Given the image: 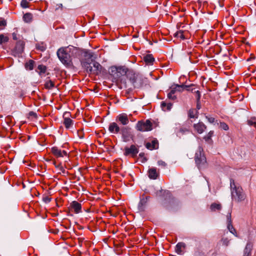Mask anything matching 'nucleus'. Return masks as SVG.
I'll use <instances>...</instances> for the list:
<instances>
[{
  "mask_svg": "<svg viewBox=\"0 0 256 256\" xmlns=\"http://www.w3.org/2000/svg\"><path fill=\"white\" fill-rule=\"evenodd\" d=\"M252 244L250 242H248L244 249L243 256H252Z\"/></svg>",
  "mask_w": 256,
  "mask_h": 256,
  "instance_id": "obj_18",
  "label": "nucleus"
},
{
  "mask_svg": "<svg viewBox=\"0 0 256 256\" xmlns=\"http://www.w3.org/2000/svg\"><path fill=\"white\" fill-rule=\"evenodd\" d=\"M33 16L30 12H27L24 14L23 20L26 23H30L32 22Z\"/></svg>",
  "mask_w": 256,
  "mask_h": 256,
  "instance_id": "obj_26",
  "label": "nucleus"
},
{
  "mask_svg": "<svg viewBox=\"0 0 256 256\" xmlns=\"http://www.w3.org/2000/svg\"><path fill=\"white\" fill-rule=\"evenodd\" d=\"M176 88H177L176 86L175 88L172 89L170 92L172 94H175L176 92Z\"/></svg>",
  "mask_w": 256,
  "mask_h": 256,
  "instance_id": "obj_57",
  "label": "nucleus"
},
{
  "mask_svg": "<svg viewBox=\"0 0 256 256\" xmlns=\"http://www.w3.org/2000/svg\"><path fill=\"white\" fill-rule=\"evenodd\" d=\"M186 246V245L184 242H180L176 244V248H175L176 252L178 254H181L182 252V248H185Z\"/></svg>",
  "mask_w": 256,
  "mask_h": 256,
  "instance_id": "obj_25",
  "label": "nucleus"
},
{
  "mask_svg": "<svg viewBox=\"0 0 256 256\" xmlns=\"http://www.w3.org/2000/svg\"><path fill=\"white\" fill-rule=\"evenodd\" d=\"M98 76L102 74L103 76H106L108 74V72L107 70L102 66L100 64L98 66Z\"/></svg>",
  "mask_w": 256,
  "mask_h": 256,
  "instance_id": "obj_31",
  "label": "nucleus"
},
{
  "mask_svg": "<svg viewBox=\"0 0 256 256\" xmlns=\"http://www.w3.org/2000/svg\"><path fill=\"white\" fill-rule=\"evenodd\" d=\"M172 103L166 102L164 101L162 102H161V104H160L162 110L164 111L166 110H166H170L172 108Z\"/></svg>",
  "mask_w": 256,
  "mask_h": 256,
  "instance_id": "obj_24",
  "label": "nucleus"
},
{
  "mask_svg": "<svg viewBox=\"0 0 256 256\" xmlns=\"http://www.w3.org/2000/svg\"><path fill=\"white\" fill-rule=\"evenodd\" d=\"M143 60L146 64L149 65H152L155 60L152 54H148L144 56Z\"/></svg>",
  "mask_w": 256,
  "mask_h": 256,
  "instance_id": "obj_20",
  "label": "nucleus"
},
{
  "mask_svg": "<svg viewBox=\"0 0 256 256\" xmlns=\"http://www.w3.org/2000/svg\"><path fill=\"white\" fill-rule=\"evenodd\" d=\"M194 256H206L204 252L200 250L195 251Z\"/></svg>",
  "mask_w": 256,
  "mask_h": 256,
  "instance_id": "obj_44",
  "label": "nucleus"
},
{
  "mask_svg": "<svg viewBox=\"0 0 256 256\" xmlns=\"http://www.w3.org/2000/svg\"><path fill=\"white\" fill-rule=\"evenodd\" d=\"M144 191L146 194L154 193L153 196H154V192L156 191V190L154 186H150L148 188L145 189Z\"/></svg>",
  "mask_w": 256,
  "mask_h": 256,
  "instance_id": "obj_34",
  "label": "nucleus"
},
{
  "mask_svg": "<svg viewBox=\"0 0 256 256\" xmlns=\"http://www.w3.org/2000/svg\"><path fill=\"white\" fill-rule=\"evenodd\" d=\"M185 132H189V130L187 128H181L180 130V132H182V134H184Z\"/></svg>",
  "mask_w": 256,
  "mask_h": 256,
  "instance_id": "obj_54",
  "label": "nucleus"
},
{
  "mask_svg": "<svg viewBox=\"0 0 256 256\" xmlns=\"http://www.w3.org/2000/svg\"><path fill=\"white\" fill-rule=\"evenodd\" d=\"M196 108L197 110H200L201 108V105L200 103V101L196 102Z\"/></svg>",
  "mask_w": 256,
  "mask_h": 256,
  "instance_id": "obj_55",
  "label": "nucleus"
},
{
  "mask_svg": "<svg viewBox=\"0 0 256 256\" xmlns=\"http://www.w3.org/2000/svg\"><path fill=\"white\" fill-rule=\"evenodd\" d=\"M57 6H58V7L56 8V10H58L60 8H62V4H57Z\"/></svg>",
  "mask_w": 256,
  "mask_h": 256,
  "instance_id": "obj_59",
  "label": "nucleus"
},
{
  "mask_svg": "<svg viewBox=\"0 0 256 256\" xmlns=\"http://www.w3.org/2000/svg\"><path fill=\"white\" fill-rule=\"evenodd\" d=\"M150 196H146L145 198H143L142 199H144L146 202L148 200L150 199Z\"/></svg>",
  "mask_w": 256,
  "mask_h": 256,
  "instance_id": "obj_58",
  "label": "nucleus"
},
{
  "mask_svg": "<svg viewBox=\"0 0 256 256\" xmlns=\"http://www.w3.org/2000/svg\"><path fill=\"white\" fill-rule=\"evenodd\" d=\"M36 64L35 61L32 60H29L24 64V68L26 70H32L34 69Z\"/></svg>",
  "mask_w": 256,
  "mask_h": 256,
  "instance_id": "obj_21",
  "label": "nucleus"
},
{
  "mask_svg": "<svg viewBox=\"0 0 256 256\" xmlns=\"http://www.w3.org/2000/svg\"><path fill=\"white\" fill-rule=\"evenodd\" d=\"M6 26V20L2 17H0V28H4V29Z\"/></svg>",
  "mask_w": 256,
  "mask_h": 256,
  "instance_id": "obj_38",
  "label": "nucleus"
},
{
  "mask_svg": "<svg viewBox=\"0 0 256 256\" xmlns=\"http://www.w3.org/2000/svg\"><path fill=\"white\" fill-rule=\"evenodd\" d=\"M221 241L222 242V244L223 245H224L226 246H228L229 244V240L228 239V238H222V240H221Z\"/></svg>",
  "mask_w": 256,
  "mask_h": 256,
  "instance_id": "obj_45",
  "label": "nucleus"
},
{
  "mask_svg": "<svg viewBox=\"0 0 256 256\" xmlns=\"http://www.w3.org/2000/svg\"><path fill=\"white\" fill-rule=\"evenodd\" d=\"M158 164L160 166H162L163 168H165L167 166V164L162 160H158Z\"/></svg>",
  "mask_w": 256,
  "mask_h": 256,
  "instance_id": "obj_49",
  "label": "nucleus"
},
{
  "mask_svg": "<svg viewBox=\"0 0 256 256\" xmlns=\"http://www.w3.org/2000/svg\"><path fill=\"white\" fill-rule=\"evenodd\" d=\"M6 34H0V45H3L9 41L10 38Z\"/></svg>",
  "mask_w": 256,
  "mask_h": 256,
  "instance_id": "obj_27",
  "label": "nucleus"
},
{
  "mask_svg": "<svg viewBox=\"0 0 256 256\" xmlns=\"http://www.w3.org/2000/svg\"><path fill=\"white\" fill-rule=\"evenodd\" d=\"M55 86L54 83L52 80H50L47 81L44 84V87L46 89H52Z\"/></svg>",
  "mask_w": 256,
  "mask_h": 256,
  "instance_id": "obj_32",
  "label": "nucleus"
},
{
  "mask_svg": "<svg viewBox=\"0 0 256 256\" xmlns=\"http://www.w3.org/2000/svg\"><path fill=\"white\" fill-rule=\"evenodd\" d=\"M146 148L152 150L158 148V142L156 139H154L152 141V142H146L145 144Z\"/></svg>",
  "mask_w": 256,
  "mask_h": 256,
  "instance_id": "obj_17",
  "label": "nucleus"
},
{
  "mask_svg": "<svg viewBox=\"0 0 256 256\" xmlns=\"http://www.w3.org/2000/svg\"><path fill=\"white\" fill-rule=\"evenodd\" d=\"M154 196L160 200L161 205L168 210L174 209L178 205V201L168 190L160 188L154 192Z\"/></svg>",
  "mask_w": 256,
  "mask_h": 256,
  "instance_id": "obj_2",
  "label": "nucleus"
},
{
  "mask_svg": "<svg viewBox=\"0 0 256 256\" xmlns=\"http://www.w3.org/2000/svg\"><path fill=\"white\" fill-rule=\"evenodd\" d=\"M220 127L224 130H228V125L224 122H220Z\"/></svg>",
  "mask_w": 256,
  "mask_h": 256,
  "instance_id": "obj_42",
  "label": "nucleus"
},
{
  "mask_svg": "<svg viewBox=\"0 0 256 256\" xmlns=\"http://www.w3.org/2000/svg\"><path fill=\"white\" fill-rule=\"evenodd\" d=\"M206 118L208 120L209 122L211 124H213L215 122V118L212 117H208V116H206Z\"/></svg>",
  "mask_w": 256,
  "mask_h": 256,
  "instance_id": "obj_51",
  "label": "nucleus"
},
{
  "mask_svg": "<svg viewBox=\"0 0 256 256\" xmlns=\"http://www.w3.org/2000/svg\"><path fill=\"white\" fill-rule=\"evenodd\" d=\"M68 46L62 47L58 50L56 54L61 62L66 68L74 70L75 66L72 61L71 52H68Z\"/></svg>",
  "mask_w": 256,
  "mask_h": 256,
  "instance_id": "obj_5",
  "label": "nucleus"
},
{
  "mask_svg": "<svg viewBox=\"0 0 256 256\" xmlns=\"http://www.w3.org/2000/svg\"><path fill=\"white\" fill-rule=\"evenodd\" d=\"M144 156L145 154L144 152H140L138 155L140 158H142L140 160L142 163H145L148 161V158Z\"/></svg>",
  "mask_w": 256,
  "mask_h": 256,
  "instance_id": "obj_40",
  "label": "nucleus"
},
{
  "mask_svg": "<svg viewBox=\"0 0 256 256\" xmlns=\"http://www.w3.org/2000/svg\"><path fill=\"white\" fill-rule=\"evenodd\" d=\"M222 205L220 204L214 202L211 204L210 208L212 211L215 212L216 210H220L222 209Z\"/></svg>",
  "mask_w": 256,
  "mask_h": 256,
  "instance_id": "obj_30",
  "label": "nucleus"
},
{
  "mask_svg": "<svg viewBox=\"0 0 256 256\" xmlns=\"http://www.w3.org/2000/svg\"><path fill=\"white\" fill-rule=\"evenodd\" d=\"M230 188L232 197L233 199L238 202L244 200L245 196L242 188L236 186L233 180H230Z\"/></svg>",
  "mask_w": 256,
  "mask_h": 256,
  "instance_id": "obj_8",
  "label": "nucleus"
},
{
  "mask_svg": "<svg viewBox=\"0 0 256 256\" xmlns=\"http://www.w3.org/2000/svg\"><path fill=\"white\" fill-rule=\"evenodd\" d=\"M96 56L94 54L89 56V58L82 60V67L86 73L98 76V66L100 64L95 60Z\"/></svg>",
  "mask_w": 256,
  "mask_h": 256,
  "instance_id": "obj_4",
  "label": "nucleus"
},
{
  "mask_svg": "<svg viewBox=\"0 0 256 256\" xmlns=\"http://www.w3.org/2000/svg\"><path fill=\"white\" fill-rule=\"evenodd\" d=\"M255 120V118H252L250 120H247L248 124L250 126H253L254 127L256 128V122H253L252 120Z\"/></svg>",
  "mask_w": 256,
  "mask_h": 256,
  "instance_id": "obj_41",
  "label": "nucleus"
},
{
  "mask_svg": "<svg viewBox=\"0 0 256 256\" xmlns=\"http://www.w3.org/2000/svg\"><path fill=\"white\" fill-rule=\"evenodd\" d=\"M70 116L71 114L68 112H65L63 114V124L67 129L70 128L74 124V121L70 118Z\"/></svg>",
  "mask_w": 256,
  "mask_h": 256,
  "instance_id": "obj_13",
  "label": "nucleus"
},
{
  "mask_svg": "<svg viewBox=\"0 0 256 256\" xmlns=\"http://www.w3.org/2000/svg\"><path fill=\"white\" fill-rule=\"evenodd\" d=\"M108 74L112 78L113 82H120V88H126L130 83L135 88H142L148 82L146 78L126 66H112Z\"/></svg>",
  "mask_w": 256,
  "mask_h": 256,
  "instance_id": "obj_1",
  "label": "nucleus"
},
{
  "mask_svg": "<svg viewBox=\"0 0 256 256\" xmlns=\"http://www.w3.org/2000/svg\"><path fill=\"white\" fill-rule=\"evenodd\" d=\"M148 178L151 180H156L159 176L160 174L158 172H157L156 168H152L148 169Z\"/></svg>",
  "mask_w": 256,
  "mask_h": 256,
  "instance_id": "obj_15",
  "label": "nucleus"
},
{
  "mask_svg": "<svg viewBox=\"0 0 256 256\" xmlns=\"http://www.w3.org/2000/svg\"><path fill=\"white\" fill-rule=\"evenodd\" d=\"M227 224L232 222L231 212H229L226 216Z\"/></svg>",
  "mask_w": 256,
  "mask_h": 256,
  "instance_id": "obj_50",
  "label": "nucleus"
},
{
  "mask_svg": "<svg viewBox=\"0 0 256 256\" xmlns=\"http://www.w3.org/2000/svg\"><path fill=\"white\" fill-rule=\"evenodd\" d=\"M214 131H210L206 136H205L204 137V140L208 144H212V137L214 134Z\"/></svg>",
  "mask_w": 256,
  "mask_h": 256,
  "instance_id": "obj_28",
  "label": "nucleus"
},
{
  "mask_svg": "<svg viewBox=\"0 0 256 256\" xmlns=\"http://www.w3.org/2000/svg\"><path fill=\"white\" fill-rule=\"evenodd\" d=\"M62 152V155L64 156H67L68 155V153L66 151V150H63Z\"/></svg>",
  "mask_w": 256,
  "mask_h": 256,
  "instance_id": "obj_62",
  "label": "nucleus"
},
{
  "mask_svg": "<svg viewBox=\"0 0 256 256\" xmlns=\"http://www.w3.org/2000/svg\"><path fill=\"white\" fill-rule=\"evenodd\" d=\"M255 58H256L254 54H251L250 58H248L247 61H249L252 60H254V59H255Z\"/></svg>",
  "mask_w": 256,
  "mask_h": 256,
  "instance_id": "obj_56",
  "label": "nucleus"
},
{
  "mask_svg": "<svg viewBox=\"0 0 256 256\" xmlns=\"http://www.w3.org/2000/svg\"><path fill=\"white\" fill-rule=\"evenodd\" d=\"M227 228L228 230L230 232H231L234 236H237L236 231V229L234 228V226L232 224V222L227 224Z\"/></svg>",
  "mask_w": 256,
  "mask_h": 256,
  "instance_id": "obj_33",
  "label": "nucleus"
},
{
  "mask_svg": "<svg viewBox=\"0 0 256 256\" xmlns=\"http://www.w3.org/2000/svg\"><path fill=\"white\" fill-rule=\"evenodd\" d=\"M194 160L199 170L206 168L208 166L206 158L203 148L199 146L194 156Z\"/></svg>",
  "mask_w": 256,
  "mask_h": 256,
  "instance_id": "obj_7",
  "label": "nucleus"
},
{
  "mask_svg": "<svg viewBox=\"0 0 256 256\" xmlns=\"http://www.w3.org/2000/svg\"><path fill=\"white\" fill-rule=\"evenodd\" d=\"M178 88L176 90H178V92H182V91H183V90H184V89H185L184 88Z\"/></svg>",
  "mask_w": 256,
  "mask_h": 256,
  "instance_id": "obj_61",
  "label": "nucleus"
},
{
  "mask_svg": "<svg viewBox=\"0 0 256 256\" xmlns=\"http://www.w3.org/2000/svg\"><path fill=\"white\" fill-rule=\"evenodd\" d=\"M116 120L120 126L122 124V126H126V125L129 123V119L128 115L126 114H121L118 115L116 118Z\"/></svg>",
  "mask_w": 256,
  "mask_h": 256,
  "instance_id": "obj_12",
  "label": "nucleus"
},
{
  "mask_svg": "<svg viewBox=\"0 0 256 256\" xmlns=\"http://www.w3.org/2000/svg\"><path fill=\"white\" fill-rule=\"evenodd\" d=\"M126 88H128V89L126 90V94H129L131 93V92L134 89V88L139 89L140 88H135V87H134V86L132 84L130 83V84H128V86Z\"/></svg>",
  "mask_w": 256,
  "mask_h": 256,
  "instance_id": "obj_36",
  "label": "nucleus"
},
{
  "mask_svg": "<svg viewBox=\"0 0 256 256\" xmlns=\"http://www.w3.org/2000/svg\"><path fill=\"white\" fill-rule=\"evenodd\" d=\"M194 93L196 94V102L200 101V97H201V94H200V92L199 90H196V91H194Z\"/></svg>",
  "mask_w": 256,
  "mask_h": 256,
  "instance_id": "obj_47",
  "label": "nucleus"
},
{
  "mask_svg": "<svg viewBox=\"0 0 256 256\" xmlns=\"http://www.w3.org/2000/svg\"><path fill=\"white\" fill-rule=\"evenodd\" d=\"M42 200L46 204H48L51 201L52 198L48 197V196H43Z\"/></svg>",
  "mask_w": 256,
  "mask_h": 256,
  "instance_id": "obj_43",
  "label": "nucleus"
},
{
  "mask_svg": "<svg viewBox=\"0 0 256 256\" xmlns=\"http://www.w3.org/2000/svg\"><path fill=\"white\" fill-rule=\"evenodd\" d=\"M37 68L38 70V71L36 70V72H37L40 75H41L42 74H44L47 70L46 66L43 64H39Z\"/></svg>",
  "mask_w": 256,
  "mask_h": 256,
  "instance_id": "obj_29",
  "label": "nucleus"
},
{
  "mask_svg": "<svg viewBox=\"0 0 256 256\" xmlns=\"http://www.w3.org/2000/svg\"><path fill=\"white\" fill-rule=\"evenodd\" d=\"M168 98L170 99V100H174L176 98V96L172 94L171 93L169 92L168 94Z\"/></svg>",
  "mask_w": 256,
  "mask_h": 256,
  "instance_id": "obj_52",
  "label": "nucleus"
},
{
  "mask_svg": "<svg viewBox=\"0 0 256 256\" xmlns=\"http://www.w3.org/2000/svg\"><path fill=\"white\" fill-rule=\"evenodd\" d=\"M184 31L180 30L176 32L174 34L175 37H180L182 40H184L186 38L184 36L183 34Z\"/></svg>",
  "mask_w": 256,
  "mask_h": 256,
  "instance_id": "obj_37",
  "label": "nucleus"
},
{
  "mask_svg": "<svg viewBox=\"0 0 256 256\" xmlns=\"http://www.w3.org/2000/svg\"><path fill=\"white\" fill-rule=\"evenodd\" d=\"M152 124L150 120L146 122L142 120L138 121L136 125V129L140 132H148L152 130Z\"/></svg>",
  "mask_w": 256,
  "mask_h": 256,
  "instance_id": "obj_10",
  "label": "nucleus"
},
{
  "mask_svg": "<svg viewBox=\"0 0 256 256\" xmlns=\"http://www.w3.org/2000/svg\"><path fill=\"white\" fill-rule=\"evenodd\" d=\"M60 170L62 171V173H65L66 171L62 166H60Z\"/></svg>",
  "mask_w": 256,
  "mask_h": 256,
  "instance_id": "obj_60",
  "label": "nucleus"
},
{
  "mask_svg": "<svg viewBox=\"0 0 256 256\" xmlns=\"http://www.w3.org/2000/svg\"><path fill=\"white\" fill-rule=\"evenodd\" d=\"M24 46L25 42L24 40H18L14 48L12 50V54L15 57H20L24 51Z\"/></svg>",
  "mask_w": 256,
  "mask_h": 256,
  "instance_id": "obj_9",
  "label": "nucleus"
},
{
  "mask_svg": "<svg viewBox=\"0 0 256 256\" xmlns=\"http://www.w3.org/2000/svg\"><path fill=\"white\" fill-rule=\"evenodd\" d=\"M20 6L24 8H28L29 6L28 2L26 0H22L20 2Z\"/></svg>",
  "mask_w": 256,
  "mask_h": 256,
  "instance_id": "obj_39",
  "label": "nucleus"
},
{
  "mask_svg": "<svg viewBox=\"0 0 256 256\" xmlns=\"http://www.w3.org/2000/svg\"><path fill=\"white\" fill-rule=\"evenodd\" d=\"M195 110L193 108H191L188 110V116L190 118H197L198 112L196 111V114H194Z\"/></svg>",
  "mask_w": 256,
  "mask_h": 256,
  "instance_id": "obj_35",
  "label": "nucleus"
},
{
  "mask_svg": "<svg viewBox=\"0 0 256 256\" xmlns=\"http://www.w3.org/2000/svg\"><path fill=\"white\" fill-rule=\"evenodd\" d=\"M139 152V149L134 144H132L130 147L126 146L124 148V155L125 156H130L134 158L136 156Z\"/></svg>",
  "mask_w": 256,
  "mask_h": 256,
  "instance_id": "obj_11",
  "label": "nucleus"
},
{
  "mask_svg": "<svg viewBox=\"0 0 256 256\" xmlns=\"http://www.w3.org/2000/svg\"><path fill=\"white\" fill-rule=\"evenodd\" d=\"M60 166H60V164H58V165H57V164H56V166H55V167H56V168H60Z\"/></svg>",
  "mask_w": 256,
  "mask_h": 256,
  "instance_id": "obj_64",
  "label": "nucleus"
},
{
  "mask_svg": "<svg viewBox=\"0 0 256 256\" xmlns=\"http://www.w3.org/2000/svg\"><path fill=\"white\" fill-rule=\"evenodd\" d=\"M108 130L114 134L120 133L122 142H128L134 140V135L132 128L128 126H120L117 123L112 122L110 124Z\"/></svg>",
  "mask_w": 256,
  "mask_h": 256,
  "instance_id": "obj_3",
  "label": "nucleus"
},
{
  "mask_svg": "<svg viewBox=\"0 0 256 256\" xmlns=\"http://www.w3.org/2000/svg\"><path fill=\"white\" fill-rule=\"evenodd\" d=\"M52 154L57 158L63 157L62 152L60 150H59L57 147L54 146L51 148Z\"/></svg>",
  "mask_w": 256,
  "mask_h": 256,
  "instance_id": "obj_23",
  "label": "nucleus"
},
{
  "mask_svg": "<svg viewBox=\"0 0 256 256\" xmlns=\"http://www.w3.org/2000/svg\"><path fill=\"white\" fill-rule=\"evenodd\" d=\"M36 48L38 50H40L42 52H44L46 50V47L44 46H40V45H36Z\"/></svg>",
  "mask_w": 256,
  "mask_h": 256,
  "instance_id": "obj_48",
  "label": "nucleus"
},
{
  "mask_svg": "<svg viewBox=\"0 0 256 256\" xmlns=\"http://www.w3.org/2000/svg\"><path fill=\"white\" fill-rule=\"evenodd\" d=\"M28 115L31 116H34V118H37L36 114L33 111L30 112L28 113Z\"/></svg>",
  "mask_w": 256,
  "mask_h": 256,
  "instance_id": "obj_53",
  "label": "nucleus"
},
{
  "mask_svg": "<svg viewBox=\"0 0 256 256\" xmlns=\"http://www.w3.org/2000/svg\"><path fill=\"white\" fill-rule=\"evenodd\" d=\"M68 46L69 48L68 52H71L72 57L79 59L81 65L82 60L88 58L90 54H94L90 52L88 50L82 49L72 46Z\"/></svg>",
  "mask_w": 256,
  "mask_h": 256,
  "instance_id": "obj_6",
  "label": "nucleus"
},
{
  "mask_svg": "<svg viewBox=\"0 0 256 256\" xmlns=\"http://www.w3.org/2000/svg\"><path fill=\"white\" fill-rule=\"evenodd\" d=\"M174 86H176V88H184L186 90L190 91L194 93V91H196L194 88H192V87H193L195 86L194 84H192L190 85H186V84H174Z\"/></svg>",
  "mask_w": 256,
  "mask_h": 256,
  "instance_id": "obj_19",
  "label": "nucleus"
},
{
  "mask_svg": "<svg viewBox=\"0 0 256 256\" xmlns=\"http://www.w3.org/2000/svg\"><path fill=\"white\" fill-rule=\"evenodd\" d=\"M194 130L200 134H202L206 128V126L202 122L194 124Z\"/></svg>",
  "mask_w": 256,
  "mask_h": 256,
  "instance_id": "obj_16",
  "label": "nucleus"
},
{
  "mask_svg": "<svg viewBox=\"0 0 256 256\" xmlns=\"http://www.w3.org/2000/svg\"><path fill=\"white\" fill-rule=\"evenodd\" d=\"M12 39L15 40H19V37L20 35L18 34L17 33L14 32L12 34Z\"/></svg>",
  "mask_w": 256,
  "mask_h": 256,
  "instance_id": "obj_46",
  "label": "nucleus"
},
{
  "mask_svg": "<svg viewBox=\"0 0 256 256\" xmlns=\"http://www.w3.org/2000/svg\"><path fill=\"white\" fill-rule=\"evenodd\" d=\"M69 208L73 210L76 214L82 212V204L77 201H72L70 204Z\"/></svg>",
  "mask_w": 256,
  "mask_h": 256,
  "instance_id": "obj_14",
  "label": "nucleus"
},
{
  "mask_svg": "<svg viewBox=\"0 0 256 256\" xmlns=\"http://www.w3.org/2000/svg\"><path fill=\"white\" fill-rule=\"evenodd\" d=\"M147 202L142 198H141L138 204V208L140 212H144L146 208Z\"/></svg>",
  "mask_w": 256,
  "mask_h": 256,
  "instance_id": "obj_22",
  "label": "nucleus"
},
{
  "mask_svg": "<svg viewBox=\"0 0 256 256\" xmlns=\"http://www.w3.org/2000/svg\"><path fill=\"white\" fill-rule=\"evenodd\" d=\"M146 40H147V41H148V43H149V44H150V45H152V42L150 40H148V39H147Z\"/></svg>",
  "mask_w": 256,
  "mask_h": 256,
  "instance_id": "obj_63",
  "label": "nucleus"
}]
</instances>
